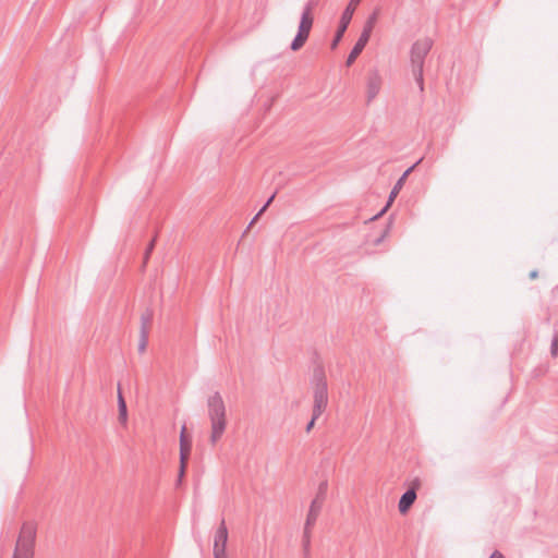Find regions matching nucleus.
<instances>
[{"mask_svg":"<svg viewBox=\"0 0 558 558\" xmlns=\"http://www.w3.org/2000/svg\"><path fill=\"white\" fill-rule=\"evenodd\" d=\"M312 9H313L312 1L307 2L303 9L298 33L290 45V48L293 51L300 50L304 46V44L306 43V40L310 36V33H311V29L313 26V22H314V19L312 16Z\"/></svg>","mask_w":558,"mask_h":558,"instance_id":"obj_4","label":"nucleus"},{"mask_svg":"<svg viewBox=\"0 0 558 558\" xmlns=\"http://www.w3.org/2000/svg\"><path fill=\"white\" fill-rule=\"evenodd\" d=\"M118 410H119L120 423L125 424L128 421V408H126V402L121 393L120 388L118 389Z\"/></svg>","mask_w":558,"mask_h":558,"instance_id":"obj_14","label":"nucleus"},{"mask_svg":"<svg viewBox=\"0 0 558 558\" xmlns=\"http://www.w3.org/2000/svg\"><path fill=\"white\" fill-rule=\"evenodd\" d=\"M381 76L376 69L369 70L366 80V101L371 104L379 94L381 88Z\"/></svg>","mask_w":558,"mask_h":558,"instance_id":"obj_8","label":"nucleus"},{"mask_svg":"<svg viewBox=\"0 0 558 558\" xmlns=\"http://www.w3.org/2000/svg\"><path fill=\"white\" fill-rule=\"evenodd\" d=\"M422 161V159L417 160L414 165H412L411 167H409L403 173L402 175L398 179V181L395 183L392 190L390 191V194H389V197H388V201H387V204L386 206L381 209V213L386 211L387 208L392 204V202L395 201V198L397 197V195L399 194V192L401 191V189L403 187L404 185V182L407 180V178L409 177V174L414 170V168Z\"/></svg>","mask_w":558,"mask_h":558,"instance_id":"obj_11","label":"nucleus"},{"mask_svg":"<svg viewBox=\"0 0 558 558\" xmlns=\"http://www.w3.org/2000/svg\"><path fill=\"white\" fill-rule=\"evenodd\" d=\"M186 427L185 425L182 426L181 433H180V462L187 463L191 449H192V442L185 435Z\"/></svg>","mask_w":558,"mask_h":558,"instance_id":"obj_12","label":"nucleus"},{"mask_svg":"<svg viewBox=\"0 0 558 558\" xmlns=\"http://www.w3.org/2000/svg\"><path fill=\"white\" fill-rule=\"evenodd\" d=\"M228 541V529L226 526V522L222 519L219 527L215 533L214 541V557L215 558H226V545Z\"/></svg>","mask_w":558,"mask_h":558,"instance_id":"obj_9","label":"nucleus"},{"mask_svg":"<svg viewBox=\"0 0 558 558\" xmlns=\"http://www.w3.org/2000/svg\"><path fill=\"white\" fill-rule=\"evenodd\" d=\"M185 468H186V463L180 462V472H179V480H178L179 482L181 481V478L184 475Z\"/></svg>","mask_w":558,"mask_h":558,"instance_id":"obj_25","label":"nucleus"},{"mask_svg":"<svg viewBox=\"0 0 558 558\" xmlns=\"http://www.w3.org/2000/svg\"><path fill=\"white\" fill-rule=\"evenodd\" d=\"M208 418L210 421V442L215 445L227 427L226 404L220 392L216 391L207 399Z\"/></svg>","mask_w":558,"mask_h":558,"instance_id":"obj_1","label":"nucleus"},{"mask_svg":"<svg viewBox=\"0 0 558 558\" xmlns=\"http://www.w3.org/2000/svg\"><path fill=\"white\" fill-rule=\"evenodd\" d=\"M148 331L140 330L138 351L143 353L146 350L148 343Z\"/></svg>","mask_w":558,"mask_h":558,"instance_id":"obj_17","label":"nucleus"},{"mask_svg":"<svg viewBox=\"0 0 558 558\" xmlns=\"http://www.w3.org/2000/svg\"><path fill=\"white\" fill-rule=\"evenodd\" d=\"M420 485H421L420 480L415 478L412 482L411 487H409L402 494V496H401V498L399 500V504H398L399 512L401 514H405L410 510L412 505L414 504V501L416 499V489L420 487Z\"/></svg>","mask_w":558,"mask_h":558,"instance_id":"obj_10","label":"nucleus"},{"mask_svg":"<svg viewBox=\"0 0 558 558\" xmlns=\"http://www.w3.org/2000/svg\"><path fill=\"white\" fill-rule=\"evenodd\" d=\"M327 488H328L327 481H323L318 486V490H317L316 497L314 499H318V502L324 504L326 494H327Z\"/></svg>","mask_w":558,"mask_h":558,"instance_id":"obj_16","label":"nucleus"},{"mask_svg":"<svg viewBox=\"0 0 558 558\" xmlns=\"http://www.w3.org/2000/svg\"><path fill=\"white\" fill-rule=\"evenodd\" d=\"M155 242H156V238H154L147 245L146 250H145V254H144V263H146L151 254V252L154 251V247H155Z\"/></svg>","mask_w":558,"mask_h":558,"instance_id":"obj_22","label":"nucleus"},{"mask_svg":"<svg viewBox=\"0 0 558 558\" xmlns=\"http://www.w3.org/2000/svg\"><path fill=\"white\" fill-rule=\"evenodd\" d=\"M537 276H538V271H537V270H532V271L530 272V275H529V277H530L531 279H536V278H537Z\"/></svg>","mask_w":558,"mask_h":558,"instance_id":"obj_28","label":"nucleus"},{"mask_svg":"<svg viewBox=\"0 0 558 558\" xmlns=\"http://www.w3.org/2000/svg\"><path fill=\"white\" fill-rule=\"evenodd\" d=\"M37 535L35 522H24L22 524L12 558H33Z\"/></svg>","mask_w":558,"mask_h":558,"instance_id":"obj_2","label":"nucleus"},{"mask_svg":"<svg viewBox=\"0 0 558 558\" xmlns=\"http://www.w3.org/2000/svg\"><path fill=\"white\" fill-rule=\"evenodd\" d=\"M323 502H318V499H313L310 506L308 514L304 525L302 545L305 554V558H308L310 544H311V527L315 524L319 512L322 510Z\"/></svg>","mask_w":558,"mask_h":558,"instance_id":"obj_6","label":"nucleus"},{"mask_svg":"<svg viewBox=\"0 0 558 558\" xmlns=\"http://www.w3.org/2000/svg\"><path fill=\"white\" fill-rule=\"evenodd\" d=\"M312 384L314 386V418H318L328 404V386L324 368L316 366L313 371Z\"/></svg>","mask_w":558,"mask_h":558,"instance_id":"obj_3","label":"nucleus"},{"mask_svg":"<svg viewBox=\"0 0 558 558\" xmlns=\"http://www.w3.org/2000/svg\"><path fill=\"white\" fill-rule=\"evenodd\" d=\"M389 229H390V225H387L386 228L384 229L383 233L374 241V243L376 245H378L379 243L383 242V240L385 239V236L388 234L389 232Z\"/></svg>","mask_w":558,"mask_h":558,"instance_id":"obj_23","label":"nucleus"},{"mask_svg":"<svg viewBox=\"0 0 558 558\" xmlns=\"http://www.w3.org/2000/svg\"><path fill=\"white\" fill-rule=\"evenodd\" d=\"M489 558H505V556L500 551L495 550Z\"/></svg>","mask_w":558,"mask_h":558,"instance_id":"obj_27","label":"nucleus"},{"mask_svg":"<svg viewBox=\"0 0 558 558\" xmlns=\"http://www.w3.org/2000/svg\"><path fill=\"white\" fill-rule=\"evenodd\" d=\"M373 28H374V25L372 24V22H365L360 37H362L363 39L369 40Z\"/></svg>","mask_w":558,"mask_h":558,"instance_id":"obj_21","label":"nucleus"},{"mask_svg":"<svg viewBox=\"0 0 558 558\" xmlns=\"http://www.w3.org/2000/svg\"><path fill=\"white\" fill-rule=\"evenodd\" d=\"M368 40L363 39L362 37H359L355 45L353 46L352 50L350 51L348 58H347V65L350 66L356 58L360 56V53L363 51L365 46L367 45Z\"/></svg>","mask_w":558,"mask_h":558,"instance_id":"obj_13","label":"nucleus"},{"mask_svg":"<svg viewBox=\"0 0 558 558\" xmlns=\"http://www.w3.org/2000/svg\"><path fill=\"white\" fill-rule=\"evenodd\" d=\"M360 2H361V0H351L350 3L348 4V7L343 10L340 21H339L337 32L331 41V49H335L339 45L340 40L342 39L351 20H352V16L355 11V7Z\"/></svg>","mask_w":558,"mask_h":558,"instance_id":"obj_7","label":"nucleus"},{"mask_svg":"<svg viewBox=\"0 0 558 558\" xmlns=\"http://www.w3.org/2000/svg\"><path fill=\"white\" fill-rule=\"evenodd\" d=\"M433 47V40L428 37L413 43L410 50L411 70L424 71L425 58Z\"/></svg>","mask_w":558,"mask_h":558,"instance_id":"obj_5","label":"nucleus"},{"mask_svg":"<svg viewBox=\"0 0 558 558\" xmlns=\"http://www.w3.org/2000/svg\"><path fill=\"white\" fill-rule=\"evenodd\" d=\"M550 355L553 357L558 356V329L554 330L553 340L550 344Z\"/></svg>","mask_w":558,"mask_h":558,"instance_id":"obj_20","label":"nucleus"},{"mask_svg":"<svg viewBox=\"0 0 558 558\" xmlns=\"http://www.w3.org/2000/svg\"><path fill=\"white\" fill-rule=\"evenodd\" d=\"M376 21H377V12L375 11V12H373V13L368 16V19L366 20V22H372V24H373V25H375Z\"/></svg>","mask_w":558,"mask_h":558,"instance_id":"obj_26","label":"nucleus"},{"mask_svg":"<svg viewBox=\"0 0 558 558\" xmlns=\"http://www.w3.org/2000/svg\"><path fill=\"white\" fill-rule=\"evenodd\" d=\"M316 420H317V418H314V413H313V414H312V418H311V421L307 423V425H306V427H305V430H306L307 433H310V432L312 430V428H313V427H314V425H315V421H316Z\"/></svg>","mask_w":558,"mask_h":558,"instance_id":"obj_24","label":"nucleus"},{"mask_svg":"<svg viewBox=\"0 0 558 558\" xmlns=\"http://www.w3.org/2000/svg\"><path fill=\"white\" fill-rule=\"evenodd\" d=\"M276 196V193H274L272 195H270V197L266 201V203L264 204V206L259 209V211L254 216V218L251 220L248 227H251L253 223H255L257 221V219L263 215V213L268 208V206L271 204V202L274 201Z\"/></svg>","mask_w":558,"mask_h":558,"instance_id":"obj_18","label":"nucleus"},{"mask_svg":"<svg viewBox=\"0 0 558 558\" xmlns=\"http://www.w3.org/2000/svg\"><path fill=\"white\" fill-rule=\"evenodd\" d=\"M415 83L420 89V93L424 92V71H413L412 72Z\"/></svg>","mask_w":558,"mask_h":558,"instance_id":"obj_19","label":"nucleus"},{"mask_svg":"<svg viewBox=\"0 0 558 558\" xmlns=\"http://www.w3.org/2000/svg\"><path fill=\"white\" fill-rule=\"evenodd\" d=\"M153 319V311L147 308L141 316V329L140 330H145V331H148V326L150 324Z\"/></svg>","mask_w":558,"mask_h":558,"instance_id":"obj_15","label":"nucleus"}]
</instances>
